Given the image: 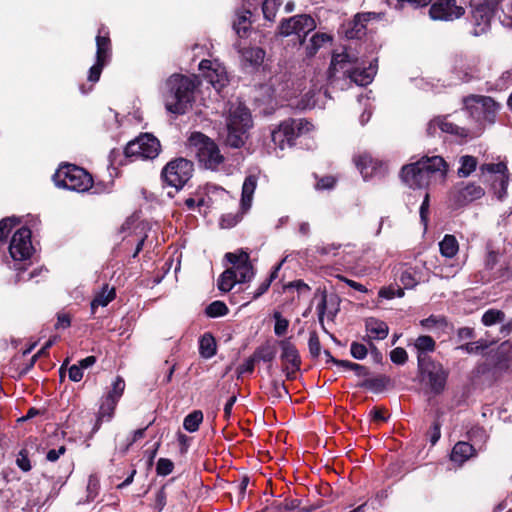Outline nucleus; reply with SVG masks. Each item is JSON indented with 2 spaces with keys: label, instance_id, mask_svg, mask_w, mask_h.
<instances>
[{
  "label": "nucleus",
  "instance_id": "15",
  "mask_svg": "<svg viewBox=\"0 0 512 512\" xmlns=\"http://www.w3.org/2000/svg\"><path fill=\"white\" fill-rule=\"evenodd\" d=\"M279 346L281 348L280 358L283 362V372L287 379H294L301 365L299 352L290 339L281 340Z\"/></svg>",
  "mask_w": 512,
  "mask_h": 512
},
{
  "label": "nucleus",
  "instance_id": "63",
  "mask_svg": "<svg viewBox=\"0 0 512 512\" xmlns=\"http://www.w3.org/2000/svg\"><path fill=\"white\" fill-rule=\"evenodd\" d=\"M15 224L13 218H5L0 221V241H4L8 237Z\"/></svg>",
  "mask_w": 512,
  "mask_h": 512
},
{
  "label": "nucleus",
  "instance_id": "10",
  "mask_svg": "<svg viewBox=\"0 0 512 512\" xmlns=\"http://www.w3.org/2000/svg\"><path fill=\"white\" fill-rule=\"evenodd\" d=\"M316 29V22L309 14H298L289 18H283L278 26V34L284 37L297 35L299 43H305L307 35Z\"/></svg>",
  "mask_w": 512,
  "mask_h": 512
},
{
  "label": "nucleus",
  "instance_id": "39",
  "mask_svg": "<svg viewBox=\"0 0 512 512\" xmlns=\"http://www.w3.org/2000/svg\"><path fill=\"white\" fill-rule=\"evenodd\" d=\"M203 421V413L200 410H194L188 414L183 421V427L188 432H195L199 429L200 424Z\"/></svg>",
  "mask_w": 512,
  "mask_h": 512
},
{
  "label": "nucleus",
  "instance_id": "9",
  "mask_svg": "<svg viewBox=\"0 0 512 512\" xmlns=\"http://www.w3.org/2000/svg\"><path fill=\"white\" fill-rule=\"evenodd\" d=\"M194 164L186 158H175L169 161L162 170L165 183L176 189L182 188L192 177Z\"/></svg>",
  "mask_w": 512,
  "mask_h": 512
},
{
  "label": "nucleus",
  "instance_id": "12",
  "mask_svg": "<svg viewBox=\"0 0 512 512\" xmlns=\"http://www.w3.org/2000/svg\"><path fill=\"white\" fill-rule=\"evenodd\" d=\"M225 259L231 264L232 270L238 283L250 282L255 276V269L250 261L248 252L240 249L236 252H228Z\"/></svg>",
  "mask_w": 512,
  "mask_h": 512
},
{
  "label": "nucleus",
  "instance_id": "2",
  "mask_svg": "<svg viewBox=\"0 0 512 512\" xmlns=\"http://www.w3.org/2000/svg\"><path fill=\"white\" fill-rule=\"evenodd\" d=\"M199 85L200 81L195 75H171L166 81V109L173 114H184L195 101V90Z\"/></svg>",
  "mask_w": 512,
  "mask_h": 512
},
{
  "label": "nucleus",
  "instance_id": "17",
  "mask_svg": "<svg viewBox=\"0 0 512 512\" xmlns=\"http://www.w3.org/2000/svg\"><path fill=\"white\" fill-rule=\"evenodd\" d=\"M252 115L242 102L231 103L226 128H252Z\"/></svg>",
  "mask_w": 512,
  "mask_h": 512
},
{
  "label": "nucleus",
  "instance_id": "27",
  "mask_svg": "<svg viewBox=\"0 0 512 512\" xmlns=\"http://www.w3.org/2000/svg\"><path fill=\"white\" fill-rule=\"evenodd\" d=\"M257 187V177L249 175L245 178L242 186L241 206L243 210H248L251 207L253 194Z\"/></svg>",
  "mask_w": 512,
  "mask_h": 512
},
{
  "label": "nucleus",
  "instance_id": "33",
  "mask_svg": "<svg viewBox=\"0 0 512 512\" xmlns=\"http://www.w3.org/2000/svg\"><path fill=\"white\" fill-rule=\"evenodd\" d=\"M332 40L331 36L326 33L317 32L309 40L306 46V55L313 57L318 50L328 41Z\"/></svg>",
  "mask_w": 512,
  "mask_h": 512
},
{
  "label": "nucleus",
  "instance_id": "23",
  "mask_svg": "<svg viewBox=\"0 0 512 512\" xmlns=\"http://www.w3.org/2000/svg\"><path fill=\"white\" fill-rule=\"evenodd\" d=\"M225 146L230 148H241L247 141V130H224L220 134Z\"/></svg>",
  "mask_w": 512,
  "mask_h": 512
},
{
  "label": "nucleus",
  "instance_id": "52",
  "mask_svg": "<svg viewBox=\"0 0 512 512\" xmlns=\"http://www.w3.org/2000/svg\"><path fill=\"white\" fill-rule=\"evenodd\" d=\"M290 290H296L298 294H305L308 293L311 288L308 284H306L302 280H295L292 282H289L288 284L283 285V292H288Z\"/></svg>",
  "mask_w": 512,
  "mask_h": 512
},
{
  "label": "nucleus",
  "instance_id": "8",
  "mask_svg": "<svg viewBox=\"0 0 512 512\" xmlns=\"http://www.w3.org/2000/svg\"><path fill=\"white\" fill-rule=\"evenodd\" d=\"M472 34L480 36L490 29L491 20L495 16L498 0H471Z\"/></svg>",
  "mask_w": 512,
  "mask_h": 512
},
{
  "label": "nucleus",
  "instance_id": "49",
  "mask_svg": "<svg viewBox=\"0 0 512 512\" xmlns=\"http://www.w3.org/2000/svg\"><path fill=\"white\" fill-rule=\"evenodd\" d=\"M312 126L310 122L303 118H289L282 121L277 128H309Z\"/></svg>",
  "mask_w": 512,
  "mask_h": 512
},
{
  "label": "nucleus",
  "instance_id": "26",
  "mask_svg": "<svg viewBox=\"0 0 512 512\" xmlns=\"http://www.w3.org/2000/svg\"><path fill=\"white\" fill-rule=\"evenodd\" d=\"M375 74L376 66L374 67L371 63L368 68L359 69L355 67L349 80L351 83H355L358 86H367L373 81Z\"/></svg>",
  "mask_w": 512,
  "mask_h": 512
},
{
  "label": "nucleus",
  "instance_id": "13",
  "mask_svg": "<svg viewBox=\"0 0 512 512\" xmlns=\"http://www.w3.org/2000/svg\"><path fill=\"white\" fill-rule=\"evenodd\" d=\"M357 58L351 56L347 51L341 53H333L330 66L327 71V77L330 84H334L340 79L337 74H342L343 79H349L355 68Z\"/></svg>",
  "mask_w": 512,
  "mask_h": 512
},
{
  "label": "nucleus",
  "instance_id": "61",
  "mask_svg": "<svg viewBox=\"0 0 512 512\" xmlns=\"http://www.w3.org/2000/svg\"><path fill=\"white\" fill-rule=\"evenodd\" d=\"M390 359L395 364L403 365L408 359V354L404 348L397 347L391 351Z\"/></svg>",
  "mask_w": 512,
  "mask_h": 512
},
{
  "label": "nucleus",
  "instance_id": "7",
  "mask_svg": "<svg viewBox=\"0 0 512 512\" xmlns=\"http://www.w3.org/2000/svg\"><path fill=\"white\" fill-rule=\"evenodd\" d=\"M418 369L422 381L434 394H440L446 385L448 371L442 364L432 361L430 358L418 357Z\"/></svg>",
  "mask_w": 512,
  "mask_h": 512
},
{
  "label": "nucleus",
  "instance_id": "56",
  "mask_svg": "<svg viewBox=\"0 0 512 512\" xmlns=\"http://www.w3.org/2000/svg\"><path fill=\"white\" fill-rule=\"evenodd\" d=\"M146 430L147 427L135 430L131 437L127 438L126 443L120 447L121 451L126 453L130 446H132L136 441L144 438Z\"/></svg>",
  "mask_w": 512,
  "mask_h": 512
},
{
  "label": "nucleus",
  "instance_id": "18",
  "mask_svg": "<svg viewBox=\"0 0 512 512\" xmlns=\"http://www.w3.org/2000/svg\"><path fill=\"white\" fill-rule=\"evenodd\" d=\"M96 60L108 64L112 55L110 33L106 26L101 25L96 36Z\"/></svg>",
  "mask_w": 512,
  "mask_h": 512
},
{
  "label": "nucleus",
  "instance_id": "43",
  "mask_svg": "<svg viewBox=\"0 0 512 512\" xmlns=\"http://www.w3.org/2000/svg\"><path fill=\"white\" fill-rule=\"evenodd\" d=\"M388 379L385 376L364 379L359 386L375 392L381 391L386 387Z\"/></svg>",
  "mask_w": 512,
  "mask_h": 512
},
{
  "label": "nucleus",
  "instance_id": "48",
  "mask_svg": "<svg viewBox=\"0 0 512 512\" xmlns=\"http://www.w3.org/2000/svg\"><path fill=\"white\" fill-rule=\"evenodd\" d=\"M273 318L275 320L274 325V333L277 336H283L286 334L288 327H289V321L282 316V314L278 311H275L273 313Z\"/></svg>",
  "mask_w": 512,
  "mask_h": 512
},
{
  "label": "nucleus",
  "instance_id": "41",
  "mask_svg": "<svg viewBox=\"0 0 512 512\" xmlns=\"http://www.w3.org/2000/svg\"><path fill=\"white\" fill-rule=\"evenodd\" d=\"M249 16H251V11L245 10L242 14L238 15L237 20L234 22L233 27L239 37L246 36L250 28Z\"/></svg>",
  "mask_w": 512,
  "mask_h": 512
},
{
  "label": "nucleus",
  "instance_id": "35",
  "mask_svg": "<svg viewBox=\"0 0 512 512\" xmlns=\"http://www.w3.org/2000/svg\"><path fill=\"white\" fill-rule=\"evenodd\" d=\"M417 350V358L422 356L423 358H429L426 353L433 352L435 350V341L431 336L421 335L414 343Z\"/></svg>",
  "mask_w": 512,
  "mask_h": 512
},
{
  "label": "nucleus",
  "instance_id": "3",
  "mask_svg": "<svg viewBox=\"0 0 512 512\" xmlns=\"http://www.w3.org/2000/svg\"><path fill=\"white\" fill-rule=\"evenodd\" d=\"M188 147L195 154L200 166L207 170L219 171L225 163L217 143L200 131L191 133L187 141Z\"/></svg>",
  "mask_w": 512,
  "mask_h": 512
},
{
  "label": "nucleus",
  "instance_id": "58",
  "mask_svg": "<svg viewBox=\"0 0 512 512\" xmlns=\"http://www.w3.org/2000/svg\"><path fill=\"white\" fill-rule=\"evenodd\" d=\"M400 282L406 289H412L418 284L414 273L409 269L401 273Z\"/></svg>",
  "mask_w": 512,
  "mask_h": 512
},
{
  "label": "nucleus",
  "instance_id": "42",
  "mask_svg": "<svg viewBox=\"0 0 512 512\" xmlns=\"http://www.w3.org/2000/svg\"><path fill=\"white\" fill-rule=\"evenodd\" d=\"M509 173L501 176H496L492 182V187L499 200H502L507 195V186L509 183Z\"/></svg>",
  "mask_w": 512,
  "mask_h": 512
},
{
  "label": "nucleus",
  "instance_id": "1",
  "mask_svg": "<svg viewBox=\"0 0 512 512\" xmlns=\"http://www.w3.org/2000/svg\"><path fill=\"white\" fill-rule=\"evenodd\" d=\"M448 164L441 156H422L417 161L402 166L399 177L411 189L427 188L433 181L446 180Z\"/></svg>",
  "mask_w": 512,
  "mask_h": 512
},
{
  "label": "nucleus",
  "instance_id": "37",
  "mask_svg": "<svg viewBox=\"0 0 512 512\" xmlns=\"http://www.w3.org/2000/svg\"><path fill=\"white\" fill-rule=\"evenodd\" d=\"M478 161L475 157L465 155L460 158V167L457 170V174L461 178L468 177L472 172L476 170Z\"/></svg>",
  "mask_w": 512,
  "mask_h": 512
},
{
  "label": "nucleus",
  "instance_id": "60",
  "mask_svg": "<svg viewBox=\"0 0 512 512\" xmlns=\"http://www.w3.org/2000/svg\"><path fill=\"white\" fill-rule=\"evenodd\" d=\"M379 296L386 299L400 298L404 296V290L400 287H384L380 289Z\"/></svg>",
  "mask_w": 512,
  "mask_h": 512
},
{
  "label": "nucleus",
  "instance_id": "16",
  "mask_svg": "<svg viewBox=\"0 0 512 512\" xmlns=\"http://www.w3.org/2000/svg\"><path fill=\"white\" fill-rule=\"evenodd\" d=\"M484 194V189L480 185L468 183L454 187L449 193V200L454 207L458 208L480 199Z\"/></svg>",
  "mask_w": 512,
  "mask_h": 512
},
{
  "label": "nucleus",
  "instance_id": "20",
  "mask_svg": "<svg viewBox=\"0 0 512 512\" xmlns=\"http://www.w3.org/2000/svg\"><path fill=\"white\" fill-rule=\"evenodd\" d=\"M117 404H118V401L112 399V397H108V396L103 397L100 407H99V410H98V413H97V419H96L95 425L92 429L93 433L97 432L100 429L102 422L111 421V419L114 416V412H115Z\"/></svg>",
  "mask_w": 512,
  "mask_h": 512
},
{
  "label": "nucleus",
  "instance_id": "54",
  "mask_svg": "<svg viewBox=\"0 0 512 512\" xmlns=\"http://www.w3.org/2000/svg\"><path fill=\"white\" fill-rule=\"evenodd\" d=\"M447 115L446 116H437V117H434L433 119H431L428 123V127L429 129H434V128H460L459 126L457 125H454L452 123H449L447 121Z\"/></svg>",
  "mask_w": 512,
  "mask_h": 512
},
{
  "label": "nucleus",
  "instance_id": "55",
  "mask_svg": "<svg viewBox=\"0 0 512 512\" xmlns=\"http://www.w3.org/2000/svg\"><path fill=\"white\" fill-rule=\"evenodd\" d=\"M174 464L170 459L160 458L157 462L156 471L158 475L166 476L172 473Z\"/></svg>",
  "mask_w": 512,
  "mask_h": 512
},
{
  "label": "nucleus",
  "instance_id": "64",
  "mask_svg": "<svg viewBox=\"0 0 512 512\" xmlns=\"http://www.w3.org/2000/svg\"><path fill=\"white\" fill-rule=\"evenodd\" d=\"M253 356L255 360L271 362L275 358V351L269 347H263L258 349Z\"/></svg>",
  "mask_w": 512,
  "mask_h": 512
},
{
  "label": "nucleus",
  "instance_id": "30",
  "mask_svg": "<svg viewBox=\"0 0 512 512\" xmlns=\"http://www.w3.org/2000/svg\"><path fill=\"white\" fill-rule=\"evenodd\" d=\"M106 65L107 64L103 63L102 61L96 60L95 64L90 67L88 73V81L91 84L89 86H86L85 84L80 85L79 89L82 94L85 95L92 91L93 85L99 81L103 68Z\"/></svg>",
  "mask_w": 512,
  "mask_h": 512
},
{
  "label": "nucleus",
  "instance_id": "57",
  "mask_svg": "<svg viewBox=\"0 0 512 512\" xmlns=\"http://www.w3.org/2000/svg\"><path fill=\"white\" fill-rule=\"evenodd\" d=\"M350 353L353 358L362 360L367 356L368 348L365 344L359 342H352L350 347Z\"/></svg>",
  "mask_w": 512,
  "mask_h": 512
},
{
  "label": "nucleus",
  "instance_id": "62",
  "mask_svg": "<svg viewBox=\"0 0 512 512\" xmlns=\"http://www.w3.org/2000/svg\"><path fill=\"white\" fill-rule=\"evenodd\" d=\"M16 464L24 472H28L31 470L32 466L26 449H22L19 451L16 459Z\"/></svg>",
  "mask_w": 512,
  "mask_h": 512
},
{
  "label": "nucleus",
  "instance_id": "46",
  "mask_svg": "<svg viewBox=\"0 0 512 512\" xmlns=\"http://www.w3.org/2000/svg\"><path fill=\"white\" fill-rule=\"evenodd\" d=\"M228 307L222 301H214L206 307V314L209 317L216 318L224 316L228 313Z\"/></svg>",
  "mask_w": 512,
  "mask_h": 512
},
{
  "label": "nucleus",
  "instance_id": "44",
  "mask_svg": "<svg viewBox=\"0 0 512 512\" xmlns=\"http://www.w3.org/2000/svg\"><path fill=\"white\" fill-rule=\"evenodd\" d=\"M333 363L343 368L355 371L356 375L359 377H367L370 374L367 367L348 360H333Z\"/></svg>",
  "mask_w": 512,
  "mask_h": 512
},
{
  "label": "nucleus",
  "instance_id": "14",
  "mask_svg": "<svg viewBox=\"0 0 512 512\" xmlns=\"http://www.w3.org/2000/svg\"><path fill=\"white\" fill-rule=\"evenodd\" d=\"M31 231L22 227L12 236L9 253L15 261L28 259L32 254Z\"/></svg>",
  "mask_w": 512,
  "mask_h": 512
},
{
  "label": "nucleus",
  "instance_id": "32",
  "mask_svg": "<svg viewBox=\"0 0 512 512\" xmlns=\"http://www.w3.org/2000/svg\"><path fill=\"white\" fill-rule=\"evenodd\" d=\"M216 340L210 333H205L199 341V353L205 358H212L216 354Z\"/></svg>",
  "mask_w": 512,
  "mask_h": 512
},
{
  "label": "nucleus",
  "instance_id": "25",
  "mask_svg": "<svg viewBox=\"0 0 512 512\" xmlns=\"http://www.w3.org/2000/svg\"><path fill=\"white\" fill-rule=\"evenodd\" d=\"M372 13H358L354 16L352 21V26L350 30L347 32V36L349 38H357L360 39L365 35L366 24L371 20Z\"/></svg>",
  "mask_w": 512,
  "mask_h": 512
},
{
  "label": "nucleus",
  "instance_id": "22",
  "mask_svg": "<svg viewBox=\"0 0 512 512\" xmlns=\"http://www.w3.org/2000/svg\"><path fill=\"white\" fill-rule=\"evenodd\" d=\"M204 77L218 93L229 84L228 73L220 65L214 67L213 71L205 72Z\"/></svg>",
  "mask_w": 512,
  "mask_h": 512
},
{
  "label": "nucleus",
  "instance_id": "50",
  "mask_svg": "<svg viewBox=\"0 0 512 512\" xmlns=\"http://www.w3.org/2000/svg\"><path fill=\"white\" fill-rule=\"evenodd\" d=\"M482 172H489L496 174L497 176L505 175L508 173L507 165L503 162L499 163H488L481 166Z\"/></svg>",
  "mask_w": 512,
  "mask_h": 512
},
{
  "label": "nucleus",
  "instance_id": "4",
  "mask_svg": "<svg viewBox=\"0 0 512 512\" xmlns=\"http://www.w3.org/2000/svg\"><path fill=\"white\" fill-rule=\"evenodd\" d=\"M464 110L477 124L492 125L501 105L490 96L470 94L462 100Z\"/></svg>",
  "mask_w": 512,
  "mask_h": 512
},
{
  "label": "nucleus",
  "instance_id": "11",
  "mask_svg": "<svg viewBox=\"0 0 512 512\" xmlns=\"http://www.w3.org/2000/svg\"><path fill=\"white\" fill-rule=\"evenodd\" d=\"M160 149V141L153 134L143 133L126 145L125 154L127 157L153 159L158 156Z\"/></svg>",
  "mask_w": 512,
  "mask_h": 512
},
{
  "label": "nucleus",
  "instance_id": "34",
  "mask_svg": "<svg viewBox=\"0 0 512 512\" xmlns=\"http://www.w3.org/2000/svg\"><path fill=\"white\" fill-rule=\"evenodd\" d=\"M439 248L442 256L452 258L459 250L458 241L455 236L447 234L439 243Z\"/></svg>",
  "mask_w": 512,
  "mask_h": 512
},
{
  "label": "nucleus",
  "instance_id": "38",
  "mask_svg": "<svg viewBox=\"0 0 512 512\" xmlns=\"http://www.w3.org/2000/svg\"><path fill=\"white\" fill-rule=\"evenodd\" d=\"M238 283L232 270L227 268L218 278L217 287L222 292H229Z\"/></svg>",
  "mask_w": 512,
  "mask_h": 512
},
{
  "label": "nucleus",
  "instance_id": "51",
  "mask_svg": "<svg viewBox=\"0 0 512 512\" xmlns=\"http://www.w3.org/2000/svg\"><path fill=\"white\" fill-rule=\"evenodd\" d=\"M125 389V382L122 377H116L112 384V390L108 392L106 396L112 397V399L119 401Z\"/></svg>",
  "mask_w": 512,
  "mask_h": 512
},
{
  "label": "nucleus",
  "instance_id": "59",
  "mask_svg": "<svg viewBox=\"0 0 512 512\" xmlns=\"http://www.w3.org/2000/svg\"><path fill=\"white\" fill-rule=\"evenodd\" d=\"M491 343L479 340L475 342L466 343L460 346V349L465 350L467 353H477L489 347Z\"/></svg>",
  "mask_w": 512,
  "mask_h": 512
},
{
  "label": "nucleus",
  "instance_id": "45",
  "mask_svg": "<svg viewBox=\"0 0 512 512\" xmlns=\"http://www.w3.org/2000/svg\"><path fill=\"white\" fill-rule=\"evenodd\" d=\"M281 3V0H264L262 2V12L264 18L268 21H274L276 12Z\"/></svg>",
  "mask_w": 512,
  "mask_h": 512
},
{
  "label": "nucleus",
  "instance_id": "53",
  "mask_svg": "<svg viewBox=\"0 0 512 512\" xmlns=\"http://www.w3.org/2000/svg\"><path fill=\"white\" fill-rule=\"evenodd\" d=\"M308 347L312 357L316 358L320 355L321 344L319 337L315 331L310 332Z\"/></svg>",
  "mask_w": 512,
  "mask_h": 512
},
{
  "label": "nucleus",
  "instance_id": "19",
  "mask_svg": "<svg viewBox=\"0 0 512 512\" xmlns=\"http://www.w3.org/2000/svg\"><path fill=\"white\" fill-rule=\"evenodd\" d=\"M365 327L368 335L365 336L363 340L369 343V347L371 348L372 351L376 352L377 349L370 340L385 339L389 332L388 325L384 321L371 317L366 320Z\"/></svg>",
  "mask_w": 512,
  "mask_h": 512
},
{
  "label": "nucleus",
  "instance_id": "36",
  "mask_svg": "<svg viewBox=\"0 0 512 512\" xmlns=\"http://www.w3.org/2000/svg\"><path fill=\"white\" fill-rule=\"evenodd\" d=\"M354 161L364 179H367L372 176L373 171L375 169V163L369 155H360L357 158H355Z\"/></svg>",
  "mask_w": 512,
  "mask_h": 512
},
{
  "label": "nucleus",
  "instance_id": "31",
  "mask_svg": "<svg viewBox=\"0 0 512 512\" xmlns=\"http://www.w3.org/2000/svg\"><path fill=\"white\" fill-rule=\"evenodd\" d=\"M115 296V289L109 288L108 285H104L102 290L95 295L91 302L92 311L94 312V310L99 306H107L112 300H114Z\"/></svg>",
  "mask_w": 512,
  "mask_h": 512
},
{
  "label": "nucleus",
  "instance_id": "29",
  "mask_svg": "<svg viewBox=\"0 0 512 512\" xmlns=\"http://www.w3.org/2000/svg\"><path fill=\"white\" fill-rule=\"evenodd\" d=\"M272 509L275 512H310L311 506H301V501L298 499H286L281 503L274 504Z\"/></svg>",
  "mask_w": 512,
  "mask_h": 512
},
{
  "label": "nucleus",
  "instance_id": "40",
  "mask_svg": "<svg viewBox=\"0 0 512 512\" xmlns=\"http://www.w3.org/2000/svg\"><path fill=\"white\" fill-rule=\"evenodd\" d=\"M282 262L274 266L273 270L271 271L269 277L265 279L256 289L252 296V300L258 299L260 296H262L264 293H266L271 285V283L278 277L279 270L281 269Z\"/></svg>",
  "mask_w": 512,
  "mask_h": 512
},
{
  "label": "nucleus",
  "instance_id": "24",
  "mask_svg": "<svg viewBox=\"0 0 512 512\" xmlns=\"http://www.w3.org/2000/svg\"><path fill=\"white\" fill-rule=\"evenodd\" d=\"M301 130H271V139L280 149L291 147Z\"/></svg>",
  "mask_w": 512,
  "mask_h": 512
},
{
  "label": "nucleus",
  "instance_id": "21",
  "mask_svg": "<svg viewBox=\"0 0 512 512\" xmlns=\"http://www.w3.org/2000/svg\"><path fill=\"white\" fill-rule=\"evenodd\" d=\"M265 50L260 47L243 48L241 51L242 63L245 68H259L265 58Z\"/></svg>",
  "mask_w": 512,
  "mask_h": 512
},
{
  "label": "nucleus",
  "instance_id": "28",
  "mask_svg": "<svg viewBox=\"0 0 512 512\" xmlns=\"http://www.w3.org/2000/svg\"><path fill=\"white\" fill-rule=\"evenodd\" d=\"M475 453L474 447L468 442H458L453 447L451 460L453 462L463 463Z\"/></svg>",
  "mask_w": 512,
  "mask_h": 512
},
{
  "label": "nucleus",
  "instance_id": "6",
  "mask_svg": "<svg viewBox=\"0 0 512 512\" xmlns=\"http://www.w3.org/2000/svg\"><path fill=\"white\" fill-rule=\"evenodd\" d=\"M53 179L56 186L76 192L88 191L93 185L91 175L83 168L73 164L60 166Z\"/></svg>",
  "mask_w": 512,
  "mask_h": 512
},
{
  "label": "nucleus",
  "instance_id": "5",
  "mask_svg": "<svg viewBox=\"0 0 512 512\" xmlns=\"http://www.w3.org/2000/svg\"><path fill=\"white\" fill-rule=\"evenodd\" d=\"M408 3L414 8L425 7L431 3L429 16L435 21H454L465 14V8L457 4L456 0H397V6L404 7Z\"/></svg>",
  "mask_w": 512,
  "mask_h": 512
},
{
  "label": "nucleus",
  "instance_id": "47",
  "mask_svg": "<svg viewBox=\"0 0 512 512\" xmlns=\"http://www.w3.org/2000/svg\"><path fill=\"white\" fill-rule=\"evenodd\" d=\"M505 318L504 312L495 309L487 310L482 316V323L485 326H491L497 322H502Z\"/></svg>",
  "mask_w": 512,
  "mask_h": 512
}]
</instances>
